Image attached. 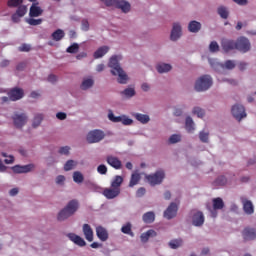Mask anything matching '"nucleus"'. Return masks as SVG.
<instances>
[{"label": "nucleus", "instance_id": "1", "mask_svg": "<svg viewBox=\"0 0 256 256\" xmlns=\"http://www.w3.org/2000/svg\"><path fill=\"white\" fill-rule=\"evenodd\" d=\"M119 59H121V56H112L110 58L108 67H110L111 73L114 76H118V83H120L121 85H126L129 76H127V73H125V71L123 70V68H121V65H119Z\"/></svg>", "mask_w": 256, "mask_h": 256}, {"label": "nucleus", "instance_id": "2", "mask_svg": "<svg viewBox=\"0 0 256 256\" xmlns=\"http://www.w3.org/2000/svg\"><path fill=\"white\" fill-rule=\"evenodd\" d=\"M77 209H79V202L77 200H71L68 202L66 207H64L57 216L58 221H65L69 219V217L75 215L77 213Z\"/></svg>", "mask_w": 256, "mask_h": 256}, {"label": "nucleus", "instance_id": "3", "mask_svg": "<svg viewBox=\"0 0 256 256\" xmlns=\"http://www.w3.org/2000/svg\"><path fill=\"white\" fill-rule=\"evenodd\" d=\"M105 3L106 7H116V9H121L123 13H129L131 11V4L124 0H101Z\"/></svg>", "mask_w": 256, "mask_h": 256}, {"label": "nucleus", "instance_id": "4", "mask_svg": "<svg viewBox=\"0 0 256 256\" xmlns=\"http://www.w3.org/2000/svg\"><path fill=\"white\" fill-rule=\"evenodd\" d=\"M213 85V79L209 75L201 76L195 83L196 91H207Z\"/></svg>", "mask_w": 256, "mask_h": 256}, {"label": "nucleus", "instance_id": "5", "mask_svg": "<svg viewBox=\"0 0 256 256\" xmlns=\"http://www.w3.org/2000/svg\"><path fill=\"white\" fill-rule=\"evenodd\" d=\"M163 179H165V172L162 170L146 176V181H148L152 187H155V185H161V183H163Z\"/></svg>", "mask_w": 256, "mask_h": 256}, {"label": "nucleus", "instance_id": "6", "mask_svg": "<svg viewBox=\"0 0 256 256\" xmlns=\"http://www.w3.org/2000/svg\"><path fill=\"white\" fill-rule=\"evenodd\" d=\"M105 139V132L101 130H92L87 134L86 141L88 143H99Z\"/></svg>", "mask_w": 256, "mask_h": 256}, {"label": "nucleus", "instance_id": "7", "mask_svg": "<svg viewBox=\"0 0 256 256\" xmlns=\"http://www.w3.org/2000/svg\"><path fill=\"white\" fill-rule=\"evenodd\" d=\"M236 49L241 53H247V51H250L251 43L249 42V39L245 37L238 38L236 41Z\"/></svg>", "mask_w": 256, "mask_h": 256}, {"label": "nucleus", "instance_id": "8", "mask_svg": "<svg viewBox=\"0 0 256 256\" xmlns=\"http://www.w3.org/2000/svg\"><path fill=\"white\" fill-rule=\"evenodd\" d=\"M232 115L236 118L237 121H241V119H245L247 117V112H245V106L236 104L232 106Z\"/></svg>", "mask_w": 256, "mask_h": 256}, {"label": "nucleus", "instance_id": "9", "mask_svg": "<svg viewBox=\"0 0 256 256\" xmlns=\"http://www.w3.org/2000/svg\"><path fill=\"white\" fill-rule=\"evenodd\" d=\"M13 122L15 127H17V129H21L22 127H25V125L27 124V114L25 113H14L13 117Z\"/></svg>", "mask_w": 256, "mask_h": 256}, {"label": "nucleus", "instance_id": "10", "mask_svg": "<svg viewBox=\"0 0 256 256\" xmlns=\"http://www.w3.org/2000/svg\"><path fill=\"white\" fill-rule=\"evenodd\" d=\"M212 203H213V210L210 208L209 205H207V209H208V211H211L212 217H217V212H215V211H217L219 209H223L225 207V203L223 202V199H221L219 197L214 198L212 200Z\"/></svg>", "mask_w": 256, "mask_h": 256}, {"label": "nucleus", "instance_id": "11", "mask_svg": "<svg viewBox=\"0 0 256 256\" xmlns=\"http://www.w3.org/2000/svg\"><path fill=\"white\" fill-rule=\"evenodd\" d=\"M23 95L25 92L21 88H13L8 92L10 101H19V99H23Z\"/></svg>", "mask_w": 256, "mask_h": 256}, {"label": "nucleus", "instance_id": "12", "mask_svg": "<svg viewBox=\"0 0 256 256\" xmlns=\"http://www.w3.org/2000/svg\"><path fill=\"white\" fill-rule=\"evenodd\" d=\"M177 211H179V208L177 207V204L172 202L168 206V208L164 211L165 219H173L174 217H177Z\"/></svg>", "mask_w": 256, "mask_h": 256}, {"label": "nucleus", "instance_id": "13", "mask_svg": "<svg viewBox=\"0 0 256 256\" xmlns=\"http://www.w3.org/2000/svg\"><path fill=\"white\" fill-rule=\"evenodd\" d=\"M221 47H222L223 51H225V53H229V51H233V49H237L236 41L227 39V38H223L221 40Z\"/></svg>", "mask_w": 256, "mask_h": 256}, {"label": "nucleus", "instance_id": "14", "mask_svg": "<svg viewBox=\"0 0 256 256\" xmlns=\"http://www.w3.org/2000/svg\"><path fill=\"white\" fill-rule=\"evenodd\" d=\"M106 162L110 167H113V169L119 170L122 169L123 163L117 158V156L108 155L106 157Z\"/></svg>", "mask_w": 256, "mask_h": 256}, {"label": "nucleus", "instance_id": "15", "mask_svg": "<svg viewBox=\"0 0 256 256\" xmlns=\"http://www.w3.org/2000/svg\"><path fill=\"white\" fill-rule=\"evenodd\" d=\"M27 14V6L21 5L18 6L16 13L12 15V21L13 23H19L21 17H25Z\"/></svg>", "mask_w": 256, "mask_h": 256}, {"label": "nucleus", "instance_id": "16", "mask_svg": "<svg viewBox=\"0 0 256 256\" xmlns=\"http://www.w3.org/2000/svg\"><path fill=\"white\" fill-rule=\"evenodd\" d=\"M121 193V188H106L103 191L104 197L106 199H115V197H119V194Z\"/></svg>", "mask_w": 256, "mask_h": 256}, {"label": "nucleus", "instance_id": "17", "mask_svg": "<svg viewBox=\"0 0 256 256\" xmlns=\"http://www.w3.org/2000/svg\"><path fill=\"white\" fill-rule=\"evenodd\" d=\"M67 237L70 239V241H72V243L78 245V247H85V245H87V242H85V240L81 236L75 233H69Z\"/></svg>", "mask_w": 256, "mask_h": 256}, {"label": "nucleus", "instance_id": "18", "mask_svg": "<svg viewBox=\"0 0 256 256\" xmlns=\"http://www.w3.org/2000/svg\"><path fill=\"white\" fill-rule=\"evenodd\" d=\"M34 168H35V165L33 164H28L24 166L16 165L12 167V171L14 173H29L30 171H33Z\"/></svg>", "mask_w": 256, "mask_h": 256}, {"label": "nucleus", "instance_id": "19", "mask_svg": "<svg viewBox=\"0 0 256 256\" xmlns=\"http://www.w3.org/2000/svg\"><path fill=\"white\" fill-rule=\"evenodd\" d=\"M205 223V216H203L202 212H197L192 217V224L195 227H201Z\"/></svg>", "mask_w": 256, "mask_h": 256}, {"label": "nucleus", "instance_id": "20", "mask_svg": "<svg viewBox=\"0 0 256 256\" xmlns=\"http://www.w3.org/2000/svg\"><path fill=\"white\" fill-rule=\"evenodd\" d=\"M181 37V25L179 23H174L171 34H170V39L171 41H177Z\"/></svg>", "mask_w": 256, "mask_h": 256}, {"label": "nucleus", "instance_id": "21", "mask_svg": "<svg viewBox=\"0 0 256 256\" xmlns=\"http://www.w3.org/2000/svg\"><path fill=\"white\" fill-rule=\"evenodd\" d=\"M181 37V25L179 23H174L171 34H170V39L171 41H177Z\"/></svg>", "mask_w": 256, "mask_h": 256}, {"label": "nucleus", "instance_id": "22", "mask_svg": "<svg viewBox=\"0 0 256 256\" xmlns=\"http://www.w3.org/2000/svg\"><path fill=\"white\" fill-rule=\"evenodd\" d=\"M242 235L245 241H253V239H256V230L253 228H245Z\"/></svg>", "mask_w": 256, "mask_h": 256}, {"label": "nucleus", "instance_id": "23", "mask_svg": "<svg viewBox=\"0 0 256 256\" xmlns=\"http://www.w3.org/2000/svg\"><path fill=\"white\" fill-rule=\"evenodd\" d=\"M96 235L100 241H107V239H109V233L107 232V229L103 228V226H98L96 228Z\"/></svg>", "mask_w": 256, "mask_h": 256}, {"label": "nucleus", "instance_id": "24", "mask_svg": "<svg viewBox=\"0 0 256 256\" xmlns=\"http://www.w3.org/2000/svg\"><path fill=\"white\" fill-rule=\"evenodd\" d=\"M82 231L84 233L85 239L91 243L93 241V229L89 224H84Z\"/></svg>", "mask_w": 256, "mask_h": 256}, {"label": "nucleus", "instance_id": "25", "mask_svg": "<svg viewBox=\"0 0 256 256\" xmlns=\"http://www.w3.org/2000/svg\"><path fill=\"white\" fill-rule=\"evenodd\" d=\"M243 210L246 215H253L255 213V209L253 208V203L249 200H243Z\"/></svg>", "mask_w": 256, "mask_h": 256}, {"label": "nucleus", "instance_id": "26", "mask_svg": "<svg viewBox=\"0 0 256 256\" xmlns=\"http://www.w3.org/2000/svg\"><path fill=\"white\" fill-rule=\"evenodd\" d=\"M150 237H157V232L153 229H150L144 233L141 234L140 239L142 243H147L149 241Z\"/></svg>", "mask_w": 256, "mask_h": 256}, {"label": "nucleus", "instance_id": "27", "mask_svg": "<svg viewBox=\"0 0 256 256\" xmlns=\"http://www.w3.org/2000/svg\"><path fill=\"white\" fill-rule=\"evenodd\" d=\"M29 15H30V17H41V15H43V9H41V7L33 4L30 7Z\"/></svg>", "mask_w": 256, "mask_h": 256}, {"label": "nucleus", "instance_id": "28", "mask_svg": "<svg viewBox=\"0 0 256 256\" xmlns=\"http://www.w3.org/2000/svg\"><path fill=\"white\" fill-rule=\"evenodd\" d=\"M188 31L190 33H199L201 31V24L198 21H191L188 25Z\"/></svg>", "mask_w": 256, "mask_h": 256}, {"label": "nucleus", "instance_id": "29", "mask_svg": "<svg viewBox=\"0 0 256 256\" xmlns=\"http://www.w3.org/2000/svg\"><path fill=\"white\" fill-rule=\"evenodd\" d=\"M93 85H95V81L93 80V78H85L82 81L81 84V89L82 91H87V89H91V87H93Z\"/></svg>", "mask_w": 256, "mask_h": 256}, {"label": "nucleus", "instance_id": "30", "mask_svg": "<svg viewBox=\"0 0 256 256\" xmlns=\"http://www.w3.org/2000/svg\"><path fill=\"white\" fill-rule=\"evenodd\" d=\"M109 52V47L108 46H102L97 49V51L94 52V59H101L106 53Z\"/></svg>", "mask_w": 256, "mask_h": 256}, {"label": "nucleus", "instance_id": "31", "mask_svg": "<svg viewBox=\"0 0 256 256\" xmlns=\"http://www.w3.org/2000/svg\"><path fill=\"white\" fill-rule=\"evenodd\" d=\"M139 181H141V174L137 172L132 173L130 182H129V187H135V185L139 184Z\"/></svg>", "mask_w": 256, "mask_h": 256}, {"label": "nucleus", "instance_id": "32", "mask_svg": "<svg viewBox=\"0 0 256 256\" xmlns=\"http://www.w3.org/2000/svg\"><path fill=\"white\" fill-rule=\"evenodd\" d=\"M185 127L188 133H193V131H195V122H193V118L190 116L186 118Z\"/></svg>", "mask_w": 256, "mask_h": 256}, {"label": "nucleus", "instance_id": "33", "mask_svg": "<svg viewBox=\"0 0 256 256\" xmlns=\"http://www.w3.org/2000/svg\"><path fill=\"white\" fill-rule=\"evenodd\" d=\"M51 37L53 41H61V39L65 37V31H63L62 29H57L52 33Z\"/></svg>", "mask_w": 256, "mask_h": 256}, {"label": "nucleus", "instance_id": "34", "mask_svg": "<svg viewBox=\"0 0 256 256\" xmlns=\"http://www.w3.org/2000/svg\"><path fill=\"white\" fill-rule=\"evenodd\" d=\"M134 117L137 121H139L140 123H143V125H145L148 121L151 120L149 118V115L147 114L135 113Z\"/></svg>", "mask_w": 256, "mask_h": 256}, {"label": "nucleus", "instance_id": "35", "mask_svg": "<svg viewBox=\"0 0 256 256\" xmlns=\"http://www.w3.org/2000/svg\"><path fill=\"white\" fill-rule=\"evenodd\" d=\"M142 219L144 223H153L155 221V213L154 212H146L143 216Z\"/></svg>", "mask_w": 256, "mask_h": 256}, {"label": "nucleus", "instance_id": "36", "mask_svg": "<svg viewBox=\"0 0 256 256\" xmlns=\"http://www.w3.org/2000/svg\"><path fill=\"white\" fill-rule=\"evenodd\" d=\"M123 184V177L122 176H115L112 183L111 187H114L115 189H121V185Z\"/></svg>", "mask_w": 256, "mask_h": 256}, {"label": "nucleus", "instance_id": "37", "mask_svg": "<svg viewBox=\"0 0 256 256\" xmlns=\"http://www.w3.org/2000/svg\"><path fill=\"white\" fill-rule=\"evenodd\" d=\"M121 231L122 233H124V235H130V237H135V234L131 229V223L129 222L122 226Z\"/></svg>", "mask_w": 256, "mask_h": 256}, {"label": "nucleus", "instance_id": "38", "mask_svg": "<svg viewBox=\"0 0 256 256\" xmlns=\"http://www.w3.org/2000/svg\"><path fill=\"white\" fill-rule=\"evenodd\" d=\"M156 69L158 73H169L171 71L172 67L170 64H158L156 66Z\"/></svg>", "mask_w": 256, "mask_h": 256}, {"label": "nucleus", "instance_id": "39", "mask_svg": "<svg viewBox=\"0 0 256 256\" xmlns=\"http://www.w3.org/2000/svg\"><path fill=\"white\" fill-rule=\"evenodd\" d=\"M122 97H126V99H131V97H135V89L134 88H126L124 91L120 92Z\"/></svg>", "mask_w": 256, "mask_h": 256}, {"label": "nucleus", "instance_id": "40", "mask_svg": "<svg viewBox=\"0 0 256 256\" xmlns=\"http://www.w3.org/2000/svg\"><path fill=\"white\" fill-rule=\"evenodd\" d=\"M217 12H218V15H220V17L222 19H228V17H229V10H227V7L220 6V7H218Z\"/></svg>", "mask_w": 256, "mask_h": 256}, {"label": "nucleus", "instance_id": "41", "mask_svg": "<svg viewBox=\"0 0 256 256\" xmlns=\"http://www.w3.org/2000/svg\"><path fill=\"white\" fill-rule=\"evenodd\" d=\"M181 245H183L182 239H175V240H171L169 242L170 249H179V247H181Z\"/></svg>", "mask_w": 256, "mask_h": 256}, {"label": "nucleus", "instance_id": "42", "mask_svg": "<svg viewBox=\"0 0 256 256\" xmlns=\"http://www.w3.org/2000/svg\"><path fill=\"white\" fill-rule=\"evenodd\" d=\"M84 179L85 178L83 177V174L81 172L75 171L73 173V181H74V183H83Z\"/></svg>", "mask_w": 256, "mask_h": 256}, {"label": "nucleus", "instance_id": "43", "mask_svg": "<svg viewBox=\"0 0 256 256\" xmlns=\"http://www.w3.org/2000/svg\"><path fill=\"white\" fill-rule=\"evenodd\" d=\"M42 121H43V114H36L32 123V126L34 127V129L39 127Z\"/></svg>", "mask_w": 256, "mask_h": 256}, {"label": "nucleus", "instance_id": "44", "mask_svg": "<svg viewBox=\"0 0 256 256\" xmlns=\"http://www.w3.org/2000/svg\"><path fill=\"white\" fill-rule=\"evenodd\" d=\"M108 118L110 121H112L113 123H121L123 121V117L121 116H115V114H113V112H110L108 114Z\"/></svg>", "mask_w": 256, "mask_h": 256}, {"label": "nucleus", "instance_id": "45", "mask_svg": "<svg viewBox=\"0 0 256 256\" xmlns=\"http://www.w3.org/2000/svg\"><path fill=\"white\" fill-rule=\"evenodd\" d=\"M22 4H23V0H8L7 2V6L10 8L21 7Z\"/></svg>", "mask_w": 256, "mask_h": 256}, {"label": "nucleus", "instance_id": "46", "mask_svg": "<svg viewBox=\"0 0 256 256\" xmlns=\"http://www.w3.org/2000/svg\"><path fill=\"white\" fill-rule=\"evenodd\" d=\"M79 52V44L73 43L66 49V53H78Z\"/></svg>", "mask_w": 256, "mask_h": 256}, {"label": "nucleus", "instance_id": "47", "mask_svg": "<svg viewBox=\"0 0 256 256\" xmlns=\"http://www.w3.org/2000/svg\"><path fill=\"white\" fill-rule=\"evenodd\" d=\"M210 53H217L219 51V44L217 41H212L209 45Z\"/></svg>", "mask_w": 256, "mask_h": 256}, {"label": "nucleus", "instance_id": "48", "mask_svg": "<svg viewBox=\"0 0 256 256\" xmlns=\"http://www.w3.org/2000/svg\"><path fill=\"white\" fill-rule=\"evenodd\" d=\"M193 114L197 115V117L202 119V117H205V110H203V109H201L199 107H194Z\"/></svg>", "mask_w": 256, "mask_h": 256}, {"label": "nucleus", "instance_id": "49", "mask_svg": "<svg viewBox=\"0 0 256 256\" xmlns=\"http://www.w3.org/2000/svg\"><path fill=\"white\" fill-rule=\"evenodd\" d=\"M27 23L29 25H32V26H37V25H41V23H43V19H41V18H39V19L29 18L27 20Z\"/></svg>", "mask_w": 256, "mask_h": 256}, {"label": "nucleus", "instance_id": "50", "mask_svg": "<svg viewBox=\"0 0 256 256\" xmlns=\"http://www.w3.org/2000/svg\"><path fill=\"white\" fill-rule=\"evenodd\" d=\"M199 139L202 141V143H209V134L208 132H200Z\"/></svg>", "mask_w": 256, "mask_h": 256}, {"label": "nucleus", "instance_id": "51", "mask_svg": "<svg viewBox=\"0 0 256 256\" xmlns=\"http://www.w3.org/2000/svg\"><path fill=\"white\" fill-rule=\"evenodd\" d=\"M75 161L73 160H68L65 165H64V170L65 171H71V169H73V167H75Z\"/></svg>", "mask_w": 256, "mask_h": 256}, {"label": "nucleus", "instance_id": "52", "mask_svg": "<svg viewBox=\"0 0 256 256\" xmlns=\"http://www.w3.org/2000/svg\"><path fill=\"white\" fill-rule=\"evenodd\" d=\"M179 141H181V135L178 134H173L169 138V143L171 144L179 143Z\"/></svg>", "mask_w": 256, "mask_h": 256}, {"label": "nucleus", "instance_id": "53", "mask_svg": "<svg viewBox=\"0 0 256 256\" xmlns=\"http://www.w3.org/2000/svg\"><path fill=\"white\" fill-rule=\"evenodd\" d=\"M215 183L220 186L227 185V178L225 176H220L216 179Z\"/></svg>", "mask_w": 256, "mask_h": 256}, {"label": "nucleus", "instance_id": "54", "mask_svg": "<svg viewBox=\"0 0 256 256\" xmlns=\"http://www.w3.org/2000/svg\"><path fill=\"white\" fill-rule=\"evenodd\" d=\"M97 171L100 175H107V166L101 164L97 167Z\"/></svg>", "mask_w": 256, "mask_h": 256}, {"label": "nucleus", "instance_id": "55", "mask_svg": "<svg viewBox=\"0 0 256 256\" xmlns=\"http://www.w3.org/2000/svg\"><path fill=\"white\" fill-rule=\"evenodd\" d=\"M224 67H225V69H235V61L227 60L224 63Z\"/></svg>", "mask_w": 256, "mask_h": 256}, {"label": "nucleus", "instance_id": "56", "mask_svg": "<svg viewBox=\"0 0 256 256\" xmlns=\"http://www.w3.org/2000/svg\"><path fill=\"white\" fill-rule=\"evenodd\" d=\"M89 20L88 19H83L82 20V25H81V29L82 31H89Z\"/></svg>", "mask_w": 256, "mask_h": 256}, {"label": "nucleus", "instance_id": "57", "mask_svg": "<svg viewBox=\"0 0 256 256\" xmlns=\"http://www.w3.org/2000/svg\"><path fill=\"white\" fill-rule=\"evenodd\" d=\"M71 148L69 146H63L59 149L60 155H68Z\"/></svg>", "mask_w": 256, "mask_h": 256}, {"label": "nucleus", "instance_id": "58", "mask_svg": "<svg viewBox=\"0 0 256 256\" xmlns=\"http://www.w3.org/2000/svg\"><path fill=\"white\" fill-rule=\"evenodd\" d=\"M18 50L21 51V52H29V51H31V45H29V44H22L18 48Z\"/></svg>", "mask_w": 256, "mask_h": 256}, {"label": "nucleus", "instance_id": "59", "mask_svg": "<svg viewBox=\"0 0 256 256\" xmlns=\"http://www.w3.org/2000/svg\"><path fill=\"white\" fill-rule=\"evenodd\" d=\"M145 193H147V190L143 187H140L137 191H136V197H143V195H145Z\"/></svg>", "mask_w": 256, "mask_h": 256}, {"label": "nucleus", "instance_id": "60", "mask_svg": "<svg viewBox=\"0 0 256 256\" xmlns=\"http://www.w3.org/2000/svg\"><path fill=\"white\" fill-rule=\"evenodd\" d=\"M57 119H59L60 121H65V119H67V114L65 112H58L56 114Z\"/></svg>", "mask_w": 256, "mask_h": 256}, {"label": "nucleus", "instance_id": "61", "mask_svg": "<svg viewBox=\"0 0 256 256\" xmlns=\"http://www.w3.org/2000/svg\"><path fill=\"white\" fill-rule=\"evenodd\" d=\"M243 27H247V22H238L236 25V31H241Z\"/></svg>", "mask_w": 256, "mask_h": 256}, {"label": "nucleus", "instance_id": "62", "mask_svg": "<svg viewBox=\"0 0 256 256\" xmlns=\"http://www.w3.org/2000/svg\"><path fill=\"white\" fill-rule=\"evenodd\" d=\"M123 125H132L133 120L131 118H122Z\"/></svg>", "mask_w": 256, "mask_h": 256}, {"label": "nucleus", "instance_id": "63", "mask_svg": "<svg viewBox=\"0 0 256 256\" xmlns=\"http://www.w3.org/2000/svg\"><path fill=\"white\" fill-rule=\"evenodd\" d=\"M64 181H65V176H63V175L57 176V178H56L57 185H61V183H63Z\"/></svg>", "mask_w": 256, "mask_h": 256}, {"label": "nucleus", "instance_id": "64", "mask_svg": "<svg viewBox=\"0 0 256 256\" xmlns=\"http://www.w3.org/2000/svg\"><path fill=\"white\" fill-rule=\"evenodd\" d=\"M48 81H49V83H56L57 82V76L53 75V74L49 75L48 76Z\"/></svg>", "mask_w": 256, "mask_h": 256}]
</instances>
